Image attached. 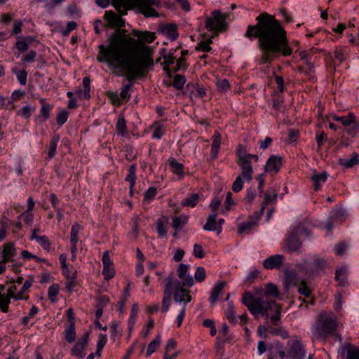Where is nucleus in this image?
Masks as SVG:
<instances>
[{"label": "nucleus", "instance_id": "2f4dec72", "mask_svg": "<svg viewBox=\"0 0 359 359\" xmlns=\"http://www.w3.org/2000/svg\"><path fill=\"white\" fill-rule=\"evenodd\" d=\"M359 163V154L354 152L352 154L351 158H339V164L344 168H352L355 165Z\"/></svg>", "mask_w": 359, "mask_h": 359}, {"label": "nucleus", "instance_id": "aec40b11", "mask_svg": "<svg viewBox=\"0 0 359 359\" xmlns=\"http://www.w3.org/2000/svg\"><path fill=\"white\" fill-rule=\"evenodd\" d=\"M168 163L170 168L171 172L173 174L177 175L179 180L183 179L184 176V165L172 157H170L168 160Z\"/></svg>", "mask_w": 359, "mask_h": 359}, {"label": "nucleus", "instance_id": "c9c22d12", "mask_svg": "<svg viewBox=\"0 0 359 359\" xmlns=\"http://www.w3.org/2000/svg\"><path fill=\"white\" fill-rule=\"evenodd\" d=\"M188 216L180 215L179 217H172V227L176 231H180L183 226L187 223Z\"/></svg>", "mask_w": 359, "mask_h": 359}, {"label": "nucleus", "instance_id": "13d9d810", "mask_svg": "<svg viewBox=\"0 0 359 359\" xmlns=\"http://www.w3.org/2000/svg\"><path fill=\"white\" fill-rule=\"evenodd\" d=\"M69 113L65 109L60 110L56 116V122L59 126H62L68 118Z\"/></svg>", "mask_w": 359, "mask_h": 359}, {"label": "nucleus", "instance_id": "8fccbe9b", "mask_svg": "<svg viewBox=\"0 0 359 359\" xmlns=\"http://www.w3.org/2000/svg\"><path fill=\"white\" fill-rule=\"evenodd\" d=\"M186 82L185 77L180 74H176L174 76L173 84L175 88L177 90H182Z\"/></svg>", "mask_w": 359, "mask_h": 359}, {"label": "nucleus", "instance_id": "0eeeda50", "mask_svg": "<svg viewBox=\"0 0 359 359\" xmlns=\"http://www.w3.org/2000/svg\"><path fill=\"white\" fill-rule=\"evenodd\" d=\"M160 4V0H137V8L146 18L158 17V12L152 6L158 7Z\"/></svg>", "mask_w": 359, "mask_h": 359}, {"label": "nucleus", "instance_id": "4468645a", "mask_svg": "<svg viewBox=\"0 0 359 359\" xmlns=\"http://www.w3.org/2000/svg\"><path fill=\"white\" fill-rule=\"evenodd\" d=\"M297 273L294 270L285 269L284 271V287L286 289L292 286H297L301 282Z\"/></svg>", "mask_w": 359, "mask_h": 359}, {"label": "nucleus", "instance_id": "f257e3e1", "mask_svg": "<svg viewBox=\"0 0 359 359\" xmlns=\"http://www.w3.org/2000/svg\"><path fill=\"white\" fill-rule=\"evenodd\" d=\"M126 32L124 29H117L108 37L107 46L100 45L97 60L107 63L110 69L124 70L127 79L133 81L154 65L153 51Z\"/></svg>", "mask_w": 359, "mask_h": 359}, {"label": "nucleus", "instance_id": "20e7f679", "mask_svg": "<svg viewBox=\"0 0 359 359\" xmlns=\"http://www.w3.org/2000/svg\"><path fill=\"white\" fill-rule=\"evenodd\" d=\"M338 327L337 318L330 313L319 315L313 334L320 338H327L334 333Z\"/></svg>", "mask_w": 359, "mask_h": 359}, {"label": "nucleus", "instance_id": "c03bdc74", "mask_svg": "<svg viewBox=\"0 0 359 359\" xmlns=\"http://www.w3.org/2000/svg\"><path fill=\"white\" fill-rule=\"evenodd\" d=\"M198 200H199L198 194H194L191 195L189 197L184 198L182 201L181 205L182 206L194 208L196 205L197 203L198 202Z\"/></svg>", "mask_w": 359, "mask_h": 359}, {"label": "nucleus", "instance_id": "a18cd8bd", "mask_svg": "<svg viewBox=\"0 0 359 359\" xmlns=\"http://www.w3.org/2000/svg\"><path fill=\"white\" fill-rule=\"evenodd\" d=\"M347 273V268L342 266L335 271V279L339 281L341 285H344L346 281V275Z\"/></svg>", "mask_w": 359, "mask_h": 359}, {"label": "nucleus", "instance_id": "603ef678", "mask_svg": "<svg viewBox=\"0 0 359 359\" xmlns=\"http://www.w3.org/2000/svg\"><path fill=\"white\" fill-rule=\"evenodd\" d=\"M137 313H138V304H134L132 306L131 311H130V316L129 318V325H130V330H132L133 328V326L135 323L136 318L137 316Z\"/></svg>", "mask_w": 359, "mask_h": 359}, {"label": "nucleus", "instance_id": "412c9836", "mask_svg": "<svg viewBox=\"0 0 359 359\" xmlns=\"http://www.w3.org/2000/svg\"><path fill=\"white\" fill-rule=\"evenodd\" d=\"M83 89H77L75 90L74 94L80 99L88 100L90 98V79L89 77H84L83 79Z\"/></svg>", "mask_w": 359, "mask_h": 359}, {"label": "nucleus", "instance_id": "0e129e2a", "mask_svg": "<svg viewBox=\"0 0 359 359\" xmlns=\"http://www.w3.org/2000/svg\"><path fill=\"white\" fill-rule=\"evenodd\" d=\"M205 276L206 273L204 267H197L194 275L195 280L198 283H201L205 279Z\"/></svg>", "mask_w": 359, "mask_h": 359}, {"label": "nucleus", "instance_id": "680f3d73", "mask_svg": "<svg viewBox=\"0 0 359 359\" xmlns=\"http://www.w3.org/2000/svg\"><path fill=\"white\" fill-rule=\"evenodd\" d=\"M17 291V286L15 284H13L8 290L7 294L9 295V297H12L16 300L22 299V292Z\"/></svg>", "mask_w": 359, "mask_h": 359}, {"label": "nucleus", "instance_id": "5fc2aeb1", "mask_svg": "<svg viewBox=\"0 0 359 359\" xmlns=\"http://www.w3.org/2000/svg\"><path fill=\"white\" fill-rule=\"evenodd\" d=\"M59 292L58 286L56 284L51 285L48 290V299L52 302H56V296L57 295Z\"/></svg>", "mask_w": 359, "mask_h": 359}, {"label": "nucleus", "instance_id": "393cba45", "mask_svg": "<svg viewBox=\"0 0 359 359\" xmlns=\"http://www.w3.org/2000/svg\"><path fill=\"white\" fill-rule=\"evenodd\" d=\"M15 255V248L13 243H8L3 245L2 257L4 262H12Z\"/></svg>", "mask_w": 359, "mask_h": 359}, {"label": "nucleus", "instance_id": "37998d69", "mask_svg": "<svg viewBox=\"0 0 359 359\" xmlns=\"http://www.w3.org/2000/svg\"><path fill=\"white\" fill-rule=\"evenodd\" d=\"M65 339L68 343H72L76 339L75 324L71 322L69 327L65 330Z\"/></svg>", "mask_w": 359, "mask_h": 359}, {"label": "nucleus", "instance_id": "cd10ccee", "mask_svg": "<svg viewBox=\"0 0 359 359\" xmlns=\"http://www.w3.org/2000/svg\"><path fill=\"white\" fill-rule=\"evenodd\" d=\"M133 35L137 37L138 40H140L144 45H145V43H152L156 39L155 33L148 32V31L142 32V31L134 30Z\"/></svg>", "mask_w": 359, "mask_h": 359}, {"label": "nucleus", "instance_id": "bf43d9fd", "mask_svg": "<svg viewBox=\"0 0 359 359\" xmlns=\"http://www.w3.org/2000/svg\"><path fill=\"white\" fill-rule=\"evenodd\" d=\"M157 194L156 188L152 187H149L144 194V201L149 203L153 200Z\"/></svg>", "mask_w": 359, "mask_h": 359}, {"label": "nucleus", "instance_id": "4c0bfd02", "mask_svg": "<svg viewBox=\"0 0 359 359\" xmlns=\"http://www.w3.org/2000/svg\"><path fill=\"white\" fill-rule=\"evenodd\" d=\"M217 214L216 212L212 213L208 217L207 222L203 226V229L205 231H217Z\"/></svg>", "mask_w": 359, "mask_h": 359}, {"label": "nucleus", "instance_id": "4d7b16f0", "mask_svg": "<svg viewBox=\"0 0 359 359\" xmlns=\"http://www.w3.org/2000/svg\"><path fill=\"white\" fill-rule=\"evenodd\" d=\"M243 181H245L242 177V175H239L236 177L235 181L232 184V190L234 192H239L241 191L243 187Z\"/></svg>", "mask_w": 359, "mask_h": 359}, {"label": "nucleus", "instance_id": "de8ad7c7", "mask_svg": "<svg viewBox=\"0 0 359 359\" xmlns=\"http://www.w3.org/2000/svg\"><path fill=\"white\" fill-rule=\"evenodd\" d=\"M298 292L306 297H309L311 294V290L307 285L306 282L304 280H302L299 285L297 286Z\"/></svg>", "mask_w": 359, "mask_h": 359}, {"label": "nucleus", "instance_id": "7ed1b4c3", "mask_svg": "<svg viewBox=\"0 0 359 359\" xmlns=\"http://www.w3.org/2000/svg\"><path fill=\"white\" fill-rule=\"evenodd\" d=\"M262 297H255L252 293L245 292L243 294L242 303L255 317L260 315L269 318L270 314L273 313L270 318L271 322L276 325L280 318L282 308L280 305L273 301H269L266 298L269 296L278 297L279 296L278 288L275 285L269 283L266 285Z\"/></svg>", "mask_w": 359, "mask_h": 359}, {"label": "nucleus", "instance_id": "a878e982", "mask_svg": "<svg viewBox=\"0 0 359 359\" xmlns=\"http://www.w3.org/2000/svg\"><path fill=\"white\" fill-rule=\"evenodd\" d=\"M174 299L177 302H183L184 305L186 306V304L191 302V297L189 294V290L180 287L175 291Z\"/></svg>", "mask_w": 359, "mask_h": 359}, {"label": "nucleus", "instance_id": "4be33fe9", "mask_svg": "<svg viewBox=\"0 0 359 359\" xmlns=\"http://www.w3.org/2000/svg\"><path fill=\"white\" fill-rule=\"evenodd\" d=\"M285 243L287 250L290 252L299 250L302 246V243L295 233H292L287 237Z\"/></svg>", "mask_w": 359, "mask_h": 359}, {"label": "nucleus", "instance_id": "ddd939ff", "mask_svg": "<svg viewBox=\"0 0 359 359\" xmlns=\"http://www.w3.org/2000/svg\"><path fill=\"white\" fill-rule=\"evenodd\" d=\"M103 270L102 274L107 280L112 278L115 275V270L110 259L108 251L104 252L102 256Z\"/></svg>", "mask_w": 359, "mask_h": 359}, {"label": "nucleus", "instance_id": "b1692460", "mask_svg": "<svg viewBox=\"0 0 359 359\" xmlns=\"http://www.w3.org/2000/svg\"><path fill=\"white\" fill-rule=\"evenodd\" d=\"M161 32L171 41L177 39L179 34L175 24H166L161 27Z\"/></svg>", "mask_w": 359, "mask_h": 359}, {"label": "nucleus", "instance_id": "a19ab883", "mask_svg": "<svg viewBox=\"0 0 359 359\" xmlns=\"http://www.w3.org/2000/svg\"><path fill=\"white\" fill-rule=\"evenodd\" d=\"M355 116L353 113H348L347 116H335L334 117V120L338 122H341L346 128H347L348 126L351 125L353 118H355Z\"/></svg>", "mask_w": 359, "mask_h": 359}, {"label": "nucleus", "instance_id": "2eb2a0df", "mask_svg": "<svg viewBox=\"0 0 359 359\" xmlns=\"http://www.w3.org/2000/svg\"><path fill=\"white\" fill-rule=\"evenodd\" d=\"M268 359H283L286 355L283 344L280 342L271 344L268 348Z\"/></svg>", "mask_w": 359, "mask_h": 359}, {"label": "nucleus", "instance_id": "6e6552de", "mask_svg": "<svg viewBox=\"0 0 359 359\" xmlns=\"http://www.w3.org/2000/svg\"><path fill=\"white\" fill-rule=\"evenodd\" d=\"M288 349L287 351V357L291 359H303L306 355V351L304 346L298 340L289 341L287 342Z\"/></svg>", "mask_w": 359, "mask_h": 359}, {"label": "nucleus", "instance_id": "a211bd4d", "mask_svg": "<svg viewBox=\"0 0 359 359\" xmlns=\"http://www.w3.org/2000/svg\"><path fill=\"white\" fill-rule=\"evenodd\" d=\"M172 285V279L171 276H169L168 279V283L165 285L164 295L162 300L161 311L163 313H166L170 308Z\"/></svg>", "mask_w": 359, "mask_h": 359}, {"label": "nucleus", "instance_id": "bb28decb", "mask_svg": "<svg viewBox=\"0 0 359 359\" xmlns=\"http://www.w3.org/2000/svg\"><path fill=\"white\" fill-rule=\"evenodd\" d=\"M327 173L324 171L321 173H314L311 177L313 184V189L316 191L320 190L321 189L322 184H324L327 180Z\"/></svg>", "mask_w": 359, "mask_h": 359}, {"label": "nucleus", "instance_id": "052dcab7", "mask_svg": "<svg viewBox=\"0 0 359 359\" xmlns=\"http://www.w3.org/2000/svg\"><path fill=\"white\" fill-rule=\"evenodd\" d=\"M226 317L231 323L237 322L233 306L231 304H229L228 309L226 311Z\"/></svg>", "mask_w": 359, "mask_h": 359}, {"label": "nucleus", "instance_id": "3c124183", "mask_svg": "<svg viewBox=\"0 0 359 359\" xmlns=\"http://www.w3.org/2000/svg\"><path fill=\"white\" fill-rule=\"evenodd\" d=\"M216 85L218 90L223 93H226L231 88V85L226 79L218 80Z\"/></svg>", "mask_w": 359, "mask_h": 359}, {"label": "nucleus", "instance_id": "79ce46f5", "mask_svg": "<svg viewBox=\"0 0 359 359\" xmlns=\"http://www.w3.org/2000/svg\"><path fill=\"white\" fill-rule=\"evenodd\" d=\"M161 341V337L160 334L156 335L155 339L151 341L149 344L148 345L146 355L147 357L150 356L153 353L155 352L156 348L160 345V343Z\"/></svg>", "mask_w": 359, "mask_h": 359}, {"label": "nucleus", "instance_id": "69168bd1", "mask_svg": "<svg viewBox=\"0 0 359 359\" xmlns=\"http://www.w3.org/2000/svg\"><path fill=\"white\" fill-rule=\"evenodd\" d=\"M34 108H32L29 105L24 106L18 111V114L25 118H29L32 116V112L34 111Z\"/></svg>", "mask_w": 359, "mask_h": 359}, {"label": "nucleus", "instance_id": "ea45409f", "mask_svg": "<svg viewBox=\"0 0 359 359\" xmlns=\"http://www.w3.org/2000/svg\"><path fill=\"white\" fill-rule=\"evenodd\" d=\"M343 351H346V359H359V349L352 345L344 346Z\"/></svg>", "mask_w": 359, "mask_h": 359}, {"label": "nucleus", "instance_id": "f3484780", "mask_svg": "<svg viewBox=\"0 0 359 359\" xmlns=\"http://www.w3.org/2000/svg\"><path fill=\"white\" fill-rule=\"evenodd\" d=\"M284 262V257L282 255H274L266 259L263 266L266 269H279Z\"/></svg>", "mask_w": 359, "mask_h": 359}, {"label": "nucleus", "instance_id": "6e6d98bb", "mask_svg": "<svg viewBox=\"0 0 359 359\" xmlns=\"http://www.w3.org/2000/svg\"><path fill=\"white\" fill-rule=\"evenodd\" d=\"M36 241L46 251L50 250V242L46 236L37 237Z\"/></svg>", "mask_w": 359, "mask_h": 359}, {"label": "nucleus", "instance_id": "473e14b6", "mask_svg": "<svg viewBox=\"0 0 359 359\" xmlns=\"http://www.w3.org/2000/svg\"><path fill=\"white\" fill-rule=\"evenodd\" d=\"M126 181L130 183V192L133 194V190L136 182V166L135 164L130 165L128 169V174L126 177Z\"/></svg>", "mask_w": 359, "mask_h": 359}, {"label": "nucleus", "instance_id": "58836bf2", "mask_svg": "<svg viewBox=\"0 0 359 359\" xmlns=\"http://www.w3.org/2000/svg\"><path fill=\"white\" fill-rule=\"evenodd\" d=\"M79 229L80 226L77 224H74L71 228L70 244L71 247H72V251L74 250V247H77L76 244L79 240L78 235Z\"/></svg>", "mask_w": 359, "mask_h": 359}, {"label": "nucleus", "instance_id": "c756f323", "mask_svg": "<svg viewBox=\"0 0 359 359\" xmlns=\"http://www.w3.org/2000/svg\"><path fill=\"white\" fill-rule=\"evenodd\" d=\"M257 221L249 219L247 222H241L238 226V233L239 234L246 233L248 234L251 231L257 227Z\"/></svg>", "mask_w": 359, "mask_h": 359}, {"label": "nucleus", "instance_id": "5701e85b", "mask_svg": "<svg viewBox=\"0 0 359 359\" xmlns=\"http://www.w3.org/2000/svg\"><path fill=\"white\" fill-rule=\"evenodd\" d=\"M88 343V338L85 337L79 339L71 350L72 355H76L78 358H82L84 357V349Z\"/></svg>", "mask_w": 359, "mask_h": 359}, {"label": "nucleus", "instance_id": "09e8293b", "mask_svg": "<svg viewBox=\"0 0 359 359\" xmlns=\"http://www.w3.org/2000/svg\"><path fill=\"white\" fill-rule=\"evenodd\" d=\"M116 127L118 133L122 136H125L128 133L126 121L123 116L118 119Z\"/></svg>", "mask_w": 359, "mask_h": 359}, {"label": "nucleus", "instance_id": "c85d7f7f", "mask_svg": "<svg viewBox=\"0 0 359 359\" xmlns=\"http://www.w3.org/2000/svg\"><path fill=\"white\" fill-rule=\"evenodd\" d=\"M226 283L225 281L219 282L216 283L210 292V302L212 305H214L217 302L218 297L222 293Z\"/></svg>", "mask_w": 359, "mask_h": 359}, {"label": "nucleus", "instance_id": "9b49d317", "mask_svg": "<svg viewBox=\"0 0 359 359\" xmlns=\"http://www.w3.org/2000/svg\"><path fill=\"white\" fill-rule=\"evenodd\" d=\"M121 16L119 13L117 15L112 11H106L104 19L107 22L109 27L121 29L125 26V20Z\"/></svg>", "mask_w": 359, "mask_h": 359}, {"label": "nucleus", "instance_id": "f03ea898", "mask_svg": "<svg viewBox=\"0 0 359 359\" xmlns=\"http://www.w3.org/2000/svg\"><path fill=\"white\" fill-rule=\"evenodd\" d=\"M256 20V25L248 26L244 36L250 41L258 39L257 46L262 53L260 64L271 63L280 55H292L287 32L273 15L262 13Z\"/></svg>", "mask_w": 359, "mask_h": 359}, {"label": "nucleus", "instance_id": "6ab92c4d", "mask_svg": "<svg viewBox=\"0 0 359 359\" xmlns=\"http://www.w3.org/2000/svg\"><path fill=\"white\" fill-rule=\"evenodd\" d=\"M180 46L177 48L176 49L170 50L168 54L165 53V48L161 49V57L163 58L164 62L161 63V65H164L163 69L167 73H170V65L175 63L176 57L174 56V52L177 50V49L180 48Z\"/></svg>", "mask_w": 359, "mask_h": 359}, {"label": "nucleus", "instance_id": "1a4fd4ad", "mask_svg": "<svg viewBox=\"0 0 359 359\" xmlns=\"http://www.w3.org/2000/svg\"><path fill=\"white\" fill-rule=\"evenodd\" d=\"M254 158H243L237 159L236 163L240 168L241 175L246 182H250L252 180L253 169L252 161Z\"/></svg>", "mask_w": 359, "mask_h": 359}, {"label": "nucleus", "instance_id": "49530a36", "mask_svg": "<svg viewBox=\"0 0 359 359\" xmlns=\"http://www.w3.org/2000/svg\"><path fill=\"white\" fill-rule=\"evenodd\" d=\"M346 131L351 137H355L359 135V121H356L355 118H353L352 124L346 128Z\"/></svg>", "mask_w": 359, "mask_h": 359}, {"label": "nucleus", "instance_id": "9d476101", "mask_svg": "<svg viewBox=\"0 0 359 359\" xmlns=\"http://www.w3.org/2000/svg\"><path fill=\"white\" fill-rule=\"evenodd\" d=\"M111 5L121 15H126L128 11L137 7V0H111Z\"/></svg>", "mask_w": 359, "mask_h": 359}, {"label": "nucleus", "instance_id": "774afa93", "mask_svg": "<svg viewBox=\"0 0 359 359\" xmlns=\"http://www.w3.org/2000/svg\"><path fill=\"white\" fill-rule=\"evenodd\" d=\"M77 27V24L74 21L68 22L66 27L61 31L63 36H68L71 32L75 29Z\"/></svg>", "mask_w": 359, "mask_h": 359}, {"label": "nucleus", "instance_id": "f704fd0d", "mask_svg": "<svg viewBox=\"0 0 359 359\" xmlns=\"http://www.w3.org/2000/svg\"><path fill=\"white\" fill-rule=\"evenodd\" d=\"M236 156L237 159L254 158L255 162H257L259 161V156L257 155L247 153L245 147L242 144H238L236 148Z\"/></svg>", "mask_w": 359, "mask_h": 359}, {"label": "nucleus", "instance_id": "e2e57ef3", "mask_svg": "<svg viewBox=\"0 0 359 359\" xmlns=\"http://www.w3.org/2000/svg\"><path fill=\"white\" fill-rule=\"evenodd\" d=\"M346 53V49L344 47L337 48L334 51V57L339 60V63H341L345 60V55Z\"/></svg>", "mask_w": 359, "mask_h": 359}, {"label": "nucleus", "instance_id": "dca6fc26", "mask_svg": "<svg viewBox=\"0 0 359 359\" xmlns=\"http://www.w3.org/2000/svg\"><path fill=\"white\" fill-rule=\"evenodd\" d=\"M188 270L189 265L180 264L177 268V274L179 278L182 280L183 285L191 287L194 281L192 276L187 273Z\"/></svg>", "mask_w": 359, "mask_h": 359}, {"label": "nucleus", "instance_id": "7c9ffc66", "mask_svg": "<svg viewBox=\"0 0 359 359\" xmlns=\"http://www.w3.org/2000/svg\"><path fill=\"white\" fill-rule=\"evenodd\" d=\"M221 144V135L218 131H215L213 135L212 143L211 145V155L213 159L217 157Z\"/></svg>", "mask_w": 359, "mask_h": 359}, {"label": "nucleus", "instance_id": "423d86ee", "mask_svg": "<svg viewBox=\"0 0 359 359\" xmlns=\"http://www.w3.org/2000/svg\"><path fill=\"white\" fill-rule=\"evenodd\" d=\"M226 15H222L219 11H214L205 20V27L210 32H218L226 27Z\"/></svg>", "mask_w": 359, "mask_h": 359}, {"label": "nucleus", "instance_id": "72a5a7b5", "mask_svg": "<svg viewBox=\"0 0 359 359\" xmlns=\"http://www.w3.org/2000/svg\"><path fill=\"white\" fill-rule=\"evenodd\" d=\"M60 137L58 134H55L50 142V144L48 147V159H51L56 154V149L57 147V144L60 141Z\"/></svg>", "mask_w": 359, "mask_h": 359}, {"label": "nucleus", "instance_id": "338daca9", "mask_svg": "<svg viewBox=\"0 0 359 359\" xmlns=\"http://www.w3.org/2000/svg\"><path fill=\"white\" fill-rule=\"evenodd\" d=\"M53 106L52 104H44L41 106L40 109V115L43 117V120L46 121L49 118L50 111Z\"/></svg>", "mask_w": 359, "mask_h": 359}, {"label": "nucleus", "instance_id": "f8f14e48", "mask_svg": "<svg viewBox=\"0 0 359 359\" xmlns=\"http://www.w3.org/2000/svg\"><path fill=\"white\" fill-rule=\"evenodd\" d=\"M283 165V158L278 155H271L266 161L264 165L265 172H279Z\"/></svg>", "mask_w": 359, "mask_h": 359}, {"label": "nucleus", "instance_id": "864d4df0", "mask_svg": "<svg viewBox=\"0 0 359 359\" xmlns=\"http://www.w3.org/2000/svg\"><path fill=\"white\" fill-rule=\"evenodd\" d=\"M269 333L273 336H280L283 339H286L289 337L288 332L282 328L269 327Z\"/></svg>", "mask_w": 359, "mask_h": 359}, {"label": "nucleus", "instance_id": "39448f33", "mask_svg": "<svg viewBox=\"0 0 359 359\" xmlns=\"http://www.w3.org/2000/svg\"><path fill=\"white\" fill-rule=\"evenodd\" d=\"M325 264L323 258L313 255L311 261H304L302 270L309 276H315L324 270Z\"/></svg>", "mask_w": 359, "mask_h": 359}, {"label": "nucleus", "instance_id": "e433bc0d", "mask_svg": "<svg viewBox=\"0 0 359 359\" xmlns=\"http://www.w3.org/2000/svg\"><path fill=\"white\" fill-rule=\"evenodd\" d=\"M277 196H278L277 192L275 190L267 191L264 194V200L261 204V205L262 206V210H264L266 206L269 203H275L277 200Z\"/></svg>", "mask_w": 359, "mask_h": 359}]
</instances>
